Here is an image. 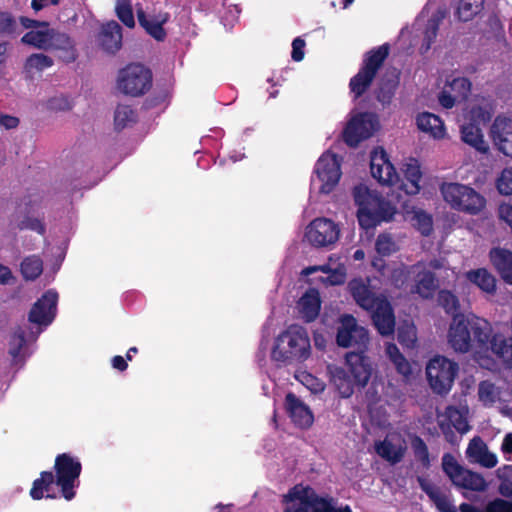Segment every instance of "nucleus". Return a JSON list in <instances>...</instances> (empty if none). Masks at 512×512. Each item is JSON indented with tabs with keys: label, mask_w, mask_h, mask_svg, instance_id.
I'll list each match as a JSON object with an SVG mask.
<instances>
[{
	"label": "nucleus",
	"mask_w": 512,
	"mask_h": 512,
	"mask_svg": "<svg viewBox=\"0 0 512 512\" xmlns=\"http://www.w3.org/2000/svg\"><path fill=\"white\" fill-rule=\"evenodd\" d=\"M348 289L355 302L371 312L372 322L378 333L382 336L392 335L395 331V315L387 298L372 292L361 278L352 279L348 283Z\"/></svg>",
	"instance_id": "1"
},
{
	"label": "nucleus",
	"mask_w": 512,
	"mask_h": 512,
	"mask_svg": "<svg viewBox=\"0 0 512 512\" xmlns=\"http://www.w3.org/2000/svg\"><path fill=\"white\" fill-rule=\"evenodd\" d=\"M492 333L490 323L475 315H456L448 330V343L454 351L469 352L474 346L488 348Z\"/></svg>",
	"instance_id": "2"
},
{
	"label": "nucleus",
	"mask_w": 512,
	"mask_h": 512,
	"mask_svg": "<svg viewBox=\"0 0 512 512\" xmlns=\"http://www.w3.org/2000/svg\"><path fill=\"white\" fill-rule=\"evenodd\" d=\"M355 205L358 207L357 219L361 228L369 230L382 222L392 220L396 209L380 194L371 191L366 185L359 184L352 191Z\"/></svg>",
	"instance_id": "3"
},
{
	"label": "nucleus",
	"mask_w": 512,
	"mask_h": 512,
	"mask_svg": "<svg viewBox=\"0 0 512 512\" xmlns=\"http://www.w3.org/2000/svg\"><path fill=\"white\" fill-rule=\"evenodd\" d=\"M310 349L307 330L300 325L292 324L276 338L271 358L283 364L303 362L309 358Z\"/></svg>",
	"instance_id": "4"
},
{
	"label": "nucleus",
	"mask_w": 512,
	"mask_h": 512,
	"mask_svg": "<svg viewBox=\"0 0 512 512\" xmlns=\"http://www.w3.org/2000/svg\"><path fill=\"white\" fill-rule=\"evenodd\" d=\"M284 512H352L349 506L335 508L332 499L320 497L311 487L295 485L283 496Z\"/></svg>",
	"instance_id": "5"
},
{
	"label": "nucleus",
	"mask_w": 512,
	"mask_h": 512,
	"mask_svg": "<svg viewBox=\"0 0 512 512\" xmlns=\"http://www.w3.org/2000/svg\"><path fill=\"white\" fill-rule=\"evenodd\" d=\"M389 52L390 45L384 43L365 53L358 73L349 82L350 91L354 94L355 99L360 98L369 89L379 69L389 56Z\"/></svg>",
	"instance_id": "6"
},
{
	"label": "nucleus",
	"mask_w": 512,
	"mask_h": 512,
	"mask_svg": "<svg viewBox=\"0 0 512 512\" xmlns=\"http://www.w3.org/2000/svg\"><path fill=\"white\" fill-rule=\"evenodd\" d=\"M54 470L56 485L60 487L62 497L71 501L76 496L75 488L79 486L81 462L69 453L58 454L55 458Z\"/></svg>",
	"instance_id": "7"
},
{
	"label": "nucleus",
	"mask_w": 512,
	"mask_h": 512,
	"mask_svg": "<svg viewBox=\"0 0 512 512\" xmlns=\"http://www.w3.org/2000/svg\"><path fill=\"white\" fill-rule=\"evenodd\" d=\"M458 371L459 365L457 362L445 356H435L426 366V375L431 389L439 395L448 394Z\"/></svg>",
	"instance_id": "8"
},
{
	"label": "nucleus",
	"mask_w": 512,
	"mask_h": 512,
	"mask_svg": "<svg viewBox=\"0 0 512 512\" xmlns=\"http://www.w3.org/2000/svg\"><path fill=\"white\" fill-rule=\"evenodd\" d=\"M152 86V73L141 64H129L118 76V88L133 97L145 94Z\"/></svg>",
	"instance_id": "9"
},
{
	"label": "nucleus",
	"mask_w": 512,
	"mask_h": 512,
	"mask_svg": "<svg viewBox=\"0 0 512 512\" xmlns=\"http://www.w3.org/2000/svg\"><path fill=\"white\" fill-rule=\"evenodd\" d=\"M337 329L336 343L339 347H356L358 350H367L369 344L368 330L358 325L356 318L351 314L340 317Z\"/></svg>",
	"instance_id": "10"
},
{
	"label": "nucleus",
	"mask_w": 512,
	"mask_h": 512,
	"mask_svg": "<svg viewBox=\"0 0 512 512\" xmlns=\"http://www.w3.org/2000/svg\"><path fill=\"white\" fill-rule=\"evenodd\" d=\"M377 125L374 114L359 113L348 121L343 131V140L349 147H357L360 142L373 135Z\"/></svg>",
	"instance_id": "11"
},
{
	"label": "nucleus",
	"mask_w": 512,
	"mask_h": 512,
	"mask_svg": "<svg viewBox=\"0 0 512 512\" xmlns=\"http://www.w3.org/2000/svg\"><path fill=\"white\" fill-rule=\"evenodd\" d=\"M315 173L321 181V193L329 194L338 184L341 177V166L338 156L334 153H324L316 162Z\"/></svg>",
	"instance_id": "12"
},
{
	"label": "nucleus",
	"mask_w": 512,
	"mask_h": 512,
	"mask_svg": "<svg viewBox=\"0 0 512 512\" xmlns=\"http://www.w3.org/2000/svg\"><path fill=\"white\" fill-rule=\"evenodd\" d=\"M339 234V227L332 220L316 218L307 226L305 237L315 247H326L334 244Z\"/></svg>",
	"instance_id": "13"
},
{
	"label": "nucleus",
	"mask_w": 512,
	"mask_h": 512,
	"mask_svg": "<svg viewBox=\"0 0 512 512\" xmlns=\"http://www.w3.org/2000/svg\"><path fill=\"white\" fill-rule=\"evenodd\" d=\"M58 293L54 290H47L31 307L28 320L38 326L50 325L57 311Z\"/></svg>",
	"instance_id": "14"
},
{
	"label": "nucleus",
	"mask_w": 512,
	"mask_h": 512,
	"mask_svg": "<svg viewBox=\"0 0 512 512\" xmlns=\"http://www.w3.org/2000/svg\"><path fill=\"white\" fill-rule=\"evenodd\" d=\"M365 352L366 350L351 351L345 355L349 371L359 387H365L373 373L372 361Z\"/></svg>",
	"instance_id": "15"
},
{
	"label": "nucleus",
	"mask_w": 512,
	"mask_h": 512,
	"mask_svg": "<svg viewBox=\"0 0 512 512\" xmlns=\"http://www.w3.org/2000/svg\"><path fill=\"white\" fill-rule=\"evenodd\" d=\"M370 170L372 177L381 184L394 185L399 181L398 173L384 150L371 154Z\"/></svg>",
	"instance_id": "16"
},
{
	"label": "nucleus",
	"mask_w": 512,
	"mask_h": 512,
	"mask_svg": "<svg viewBox=\"0 0 512 512\" xmlns=\"http://www.w3.org/2000/svg\"><path fill=\"white\" fill-rule=\"evenodd\" d=\"M49 50L58 53L59 60L64 63H73L78 58V51L74 39L67 33L53 29L49 40Z\"/></svg>",
	"instance_id": "17"
},
{
	"label": "nucleus",
	"mask_w": 512,
	"mask_h": 512,
	"mask_svg": "<svg viewBox=\"0 0 512 512\" xmlns=\"http://www.w3.org/2000/svg\"><path fill=\"white\" fill-rule=\"evenodd\" d=\"M491 136L498 150L512 157V120L498 116L492 124Z\"/></svg>",
	"instance_id": "18"
},
{
	"label": "nucleus",
	"mask_w": 512,
	"mask_h": 512,
	"mask_svg": "<svg viewBox=\"0 0 512 512\" xmlns=\"http://www.w3.org/2000/svg\"><path fill=\"white\" fill-rule=\"evenodd\" d=\"M286 410L292 422L300 428H309L313 424V414L294 393L285 397Z\"/></svg>",
	"instance_id": "19"
},
{
	"label": "nucleus",
	"mask_w": 512,
	"mask_h": 512,
	"mask_svg": "<svg viewBox=\"0 0 512 512\" xmlns=\"http://www.w3.org/2000/svg\"><path fill=\"white\" fill-rule=\"evenodd\" d=\"M98 40L104 51L115 54L122 47V27L115 20L103 24Z\"/></svg>",
	"instance_id": "20"
},
{
	"label": "nucleus",
	"mask_w": 512,
	"mask_h": 512,
	"mask_svg": "<svg viewBox=\"0 0 512 512\" xmlns=\"http://www.w3.org/2000/svg\"><path fill=\"white\" fill-rule=\"evenodd\" d=\"M330 383L335 387L342 398H349L354 393V385H356L353 377L340 366H327Z\"/></svg>",
	"instance_id": "21"
},
{
	"label": "nucleus",
	"mask_w": 512,
	"mask_h": 512,
	"mask_svg": "<svg viewBox=\"0 0 512 512\" xmlns=\"http://www.w3.org/2000/svg\"><path fill=\"white\" fill-rule=\"evenodd\" d=\"M321 299L317 289L309 288L298 301V310L306 323L313 322L319 315Z\"/></svg>",
	"instance_id": "22"
},
{
	"label": "nucleus",
	"mask_w": 512,
	"mask_h": 512,
	"mask_svg": "<svg viewBox=\"0 0 512 512\" xmlns=\"http://www.w3.org/2000/svg\"><path fill=\"white\" fill-rule=\"evenodd\" d=\"M490 261L504 282L512 284V252L495 247L489 252Z\"/></svg>",
	"instance_id": "23"
},
{
	"label": "nucleus",
	"mask_w": 512,
	"mask_h": 512,
	"mask_svg": "<svg viewBox=\"0 0 512 512\" xmlns=\"http://www.w3.org/2000/svg\"><path fill=\"white\" fill-rule=\"evenodd\" d=\"M137 16L139 24L155 40L163 41L166 38V31L163 28V25L169 20L168 13H159L152 19H148L144 11L138 10Z\"/></svg>",
	"instance_id": "24"
},
{
	"label": "nucleus",
	"mask_w": 512,
	"mask_h": 512,
	"mask_svg": "<svg viewBox=\"0 0 512 512\" xmlns=\"http://www.w3.org/2000/svg\"><path fill=\"white\" fill-rule=\"evenodd\" d=\"M416 124L420 131L428 133L435 139H442L445 136V126L442 119L430 112H422L416 118Z\"/></svg>",
	"instance_id": "25"
},
{
	"label": "nucleus",
	"mask_w": 512,
	"mask_h": 512,
	"mask_svg": "<svg viewBox=\"0 0 512 512\" xmlns=\"http://www.w3.org/2000/svg\"><path fill=\"white\" fill-rule=\"evenodd\" d=\"M404 180L401 187L408 195H416L420 191V181L422 173L420 166L415 159H411L409 163L404 165Z\"/></svg>",
	"instance_id": "26"
},
{
	"label": "nucleus",
	"mask_w": 512,
	"mask_h": 512,
	"mask_svg": "<svg viewBox=\"0 0 512 512\" xmlns=\"http://www.w3.org/2000/svg\"><path fill=\"white\" fill-rule=\"evenodd\" d=\"M56 484V477L51 471H42L40 477L35 479L30 489V496L33 500H41L42 498L55 499V494H50V489Z\"/></svg>",
	"instance_id": "27"
},
{
	"label": "nucleus",
	"mask_w": 512,
	"mask_h": 512,
	"mask_svg": "<svg viewBox=\"0 0 512 512\" xmlns=\"http://www.w3.org/2000/svg\"><path fill=\"white\" fill-rule=\"evenodd\" d=\"M466 278L483 292L490 295L496 293L497 280L487 269L478 268L470 270L466 273Z\"/></svg>",
	"instance_id": "28"
},
{
	"label": "nucleus",
	"mask_w": 512,
	"mask_h": 512,
	"mask_svg": "<svg viewBox=\"0 0 512 512\" xmlns=\"http://www.w3.org/2000/svg\"><path fill=\"white\" fill-rule=\"evenodd\" d=\"M488 346L499 359L512 367V337L495 334L490 336Z\"/></svg>",
	"instance_id": "29"
},
{
	"label": "nucleus",
	"mask_w": 512,
	"mask_h": 512,
	"mask_svg": "<svg viewBox=\"0 0 512 512\" xmlns=\"http://www.w3.org/2000/svg\"><path fill=\"white\" fill-rule=\"evenodd\" d=\"M461 140L479 152L485 153L488 150L482 130L475 123L470 122L461 126Z\"/></svg>",
	"instance_id": "30"
},
{
	"label": "nucleus",
	"mask_w": 512,
	"mask_h": 512,
	"mask_svg": "<svg viewBox=\"0 0 512 512\" xmlns=\"http://www.w3.org/2000/svg\"><path fill=\"white\" fill-rule=\"evenodd\" d=\"M375 451L389 463L397 464L403 459L406 447L402 444L395 445L391 441L384 439L375 443Z\"/></svg>",
	"instance_id": "31"
},
{
	"label": "nucleus",
	"mask_w": 512,
	"mask_h": 512,
	"mask_svg": "<svg viewBox=\"0 0 512 512\" xmlns=\"http://www.w3.org/2000/svg\"><path fill=\"white\" fill-rule=\"evenodd\" d=\"M420 487L435 504L439 512H457L448 497L443 494L438 487L425 481H420Z\"/></svg>",
	"instance_id": "32"
},
{
	"label": "nucleus",
	"mask_w": 512,
	"mask_h": 512,
	"mask_svg": "<svg viewBox=\"0 0 512 512\" xmlns=\"http://www.w3.org/2000/svg\"><path fill=\"white\" fill-rule=\"evenodd\" d=\"M438 288V279L432 271L418 273L415 292L424 299H431Z\"/></svg>",
	"instance_id": "33"
},
{
	"label": "nucleus",
	"mask_w": 512,
	"mask_h": 512,
	"mask_svg": "<svg viewBox=\"0 0 512 512\" xmlns=\"http://www.w3.org/2000/svg\"><path fill=\"white\" fill-rule=\"evenodd\" d=\"M485 205V198L468 186V191H466L465 196L461 199V204L457 210L470 215H477L482 211Z\"/></svg>",
	"instance_id": "34"
},
{
	"label": "nucleus",
	"mask_w": 512,
	"mask_h": 512,
	"mask_svg": "<svg viewBox=\"0 0 512 512\" xmlns=\"http://www.w3.org/2000/svg\"><path fill=\"white\" fill-rule=\"evenodd\" d=\"M441 194L444 200L454 209H458L461 199L468 191V186L460 183H443L440 186Z\"/></svg>",
	"instance_id": "35"
},
{
	"label": "nucleus",
	"mask_w": 512,
	"mask_h": 512,
	"mask_svg": "<svg viewBox=\"0 0 512 512\" xmlns=\"http://www.w3.org/2000/svg\"><path fill=\"white\" fill-rule=\"evenodd\" d=\"M459 510L461 512H512V502L503 498H495L486 504L484 510L463 502L460 504Z\"/></svg>",
	"instance_id": "36"
},
{
	"label": "nucleus",
	"mask_w": 512,
	"mask_h": 512,
	"mask_svg": "<svg viewBox=\"0 0 512 512\" xmlns=\"http://www.w3.org/2000/svg\"><path fill=\"white\" fill-rule=\"evenodd\" d=\"M52 31L53 29L30 30L22 36L21 42L39 50L49 51L48 45Z\"/></svg>",
	"instance_id": "37"
},
{
	"label": "nucleus",
	"mask_w": 512,
	"mask_h": 512,
	"mask_svg": "<svg viewBox=\"0 0 512 512\" xmlns=\"http://www.w3.org/2000/svg\"><path fill=\"white\" fill-rule=\"evenodd\" d=\"M444 18V15L440 12L433 14L431 18L427 21L424 38L421 45L422 53H426L435 42L436 37L438 35L439 26Z\"/></svg>",
	"instance_id": "38"
},
{
	"label": "nucleus",
	"mask_w": 512,
	"mask_h": 512,
	"mask_svg": "<svg viewBox=\"0 0 512 512\" xmlns=\"http://www.w3.org/2000/svg\"><path fill=\"white\" fill-rule=\"evenodd\" d=\"M454 485L472 491H484L487 488V483L482 475L467 469H464L463 474Z\"/></svg>",
	"instance_id": "39"
},
{
	"label": "nucleus",
	"mask_w": 512,
	"mask_h": 512,
	"mask_svg": "<svg viewBox=\"0 0 512 512\" xmlns=\"http://www.w3.org/2000/svg\"><path fill=\"white\" fill-rule=\"evenodd\" d=\"M20 271L25 280H35L43 272V262L35 255L25 257L20 264Z\"/></svg>",
	"instance_id": "40"
},
{
	"label": "nucleus",
	"mask_w": 512,
	"mask_h": 512,
	"mask_svg": "<svg viewBox=\"0 0 512 512\" xmlns=\"http://www.w3.org/2000/svg\"><path fill=\"white\" fill-rule=\"evenodd\" d=\"M137 113L128 105H118L114 113V125L121 131L130 124L136 123Z\"/></svg>",
	"instance_id": "41"
},
{
	"label": "nucleus",
	"mask_w": 512,
	"mask_h": 512,
	"mask_svg": "<svg viewBox=\"0 0 512 512\" xmlns=\"http://www.w3.org/2000/svg\"><path fill=\"white\" fill-rule=\"evenodd\" d=\"M437 302L447 314H451L453 317L460 315L458 313L460 309L459 299L451 291L445 289L440 290L437 295Z\"/></svg>",
	"instance_id": "42"
},
{
	"label": "nucleus",
	"mask_w": 512,
	"mask_h": 512,
	"mask_svg": "<svg viewBox=\"0 0 512 512\" xmlns=\"http://www.w3.org/2000/svg\"><path fill=\"white\" fill-rule=\"evenodd\" d=\"M445 416L449 423L460 433L469 431L470 426L465 415L455 406H448L445 410Z\"/></svg>",
	"instance_id": "43"
},
{
	"label": "nucleus",
	"mask_w": 512,
	"mask_h": 512,
	"mask_svg": "<svg viewBox=\"0 0 512 512\" xmlns=\"http://www.w3.org/2000/svg\"><path fill=\"white\" fill-rule=\"evenodd\" d=\"M484 0H460L457 14L461 21H469L483 8Z\"/></svg>",
	"instance_id": "44"
},
{
	"label": "nucleus",
	"mask_w": 512,
	"mask_h": 512,
	"mask_svg": "<svg viewBox=\"0 0 512 512\" xmlns=\"http://www.w3.org/2000/svg\"><path fill=\"white\" fill-rule=\"evenodd\" d=\"M411 448L415 459L421 463L424 468L430 467V456L428 446L425 441L418 435L411 437Z\"/></svg>",
	"instance_id": "45"
},
{
	"label": "nucleus",
	"mask_w": 512,
	"mask_h": 512,
	"mask_svg": "<svg viewBox=\"0 0 512 512\" xmlns=\"http://www.w3.org/2000/svg\"><path fill=\"white\" fill-rule=\"evenodd\" d=\"M54 64L53 59L43 53H33L27 57L24 63V69L28 72L32 70L43 71L44 69L52 67Z\"/></svg>",
	"instance_id": "46"
},
{
	"label": "nucleus",
	"mask_w": 512,
	"mask_h": 512,
	"mask_svg": "<svg viewBox=\"0 0 512 512\" xmlns=\"http://www.w3.org/2000/svg\"><path fill=\"white\" fill-rule=\"evenodd\" d=\"M442 469L445 474L450 478L453 484L463 474V468L450 453H445L442 457Z\"/></svg>",
	"instance_id": "47"
},
{
	"label": "nucleus",
	"mask_w": 512,
	"mask_h": 512,
	"mask_svg": "<svg viewBox=\"0 0 512 512\" xmlns=\"http://www.w3.org/2000/svg\"><path fill=\"white\" fill-rule=\"evenodd\" d=\"M115 12L119 20L128 28L135 26V20L130 0H117Z\"/></svg>",
	"instance_id": "48"
},
{
	"label": "nucleus",
	"mask_w": 512,
	"mask_h": 512,
	"mask_svg": "<svg viewBox=\"0 0 512 512\" xmlns=\"http://www.w3.org/2000/svg\"><path fill=\"white\" fill-rule=\"evenodd\" d=\"M25 344V332L22 329L15 331L9 342V354L12 357L13 364H18L20 361V352Z\"/></svg>",
	"instance_id": "49"
},
{
	"label": "nucleus",
	"mask_w": 512,
	"mask_h": 512,
	"mask_svg": "<svg viewBox=\"0 0 512 512\" xmlns=\"http://www.w3.org/2000/svg\"><path fill=\"white\" fill-rule=\"evenodd\" d=\"M413 226L423 236H429L433 232V220L431 215L424 211H418L413 216Z\"/></svg>",
	"instance_id": "50"
},
{
	"label": "nucleus",
	"mask_w": 512,
	"mask_h": 512,
	"mask_svg": "<svg viewBox=\"0 0 512 512\" xmlns=\"http://www.w3.org/2000/svg\"><path fill=\"white\" fill-rule=\"evenodd\" d=\"M487 448L488 447L486 443L482 440V438L479 436H475L473 439L470 440L468 444L466 455L470 460L477 462L478 459L487 450Z\"/></svg>",
	"instance_id": "51"
},
{
	"label": "nucleus",
	"mask_w": 512,
	"mask_h": 512,
	"mask_svg": "<svg viewBox=\"0 0 512 512\" xmlns=\"http://www.w3.org/2000/svg\"><path fill=\"white\" fill-rule=\"evenodd\" d=\"M17 29L16 18L11 12L0 11V35H13Z\"/></svg>",
	"instance_id": "52"
},
{
	"label": "nucleus",
	"mask_w": 512,
	"mask_h": 512,
	"mask_svg": "<svg viewBox=\"0 0 512 512\" xmlns=\"http://www.w3.org/2000/svg\"><path fill=\"white\" fill-rule=\"evenodd\" d=\"M449 87L458 98L466 99L471 90V82L465 77H457L449 83Z\"/></svg>",
	"instance_id": "53"
},
{
	"label": "nucleus",
	"mask_w": 512,
	"mask_h": 512,
	"mask_svg": "<svg viewBox=\"0 0 512 512\" xmlns=\"http://www.w3.org/2000/svg\"><path fill=\"white\" fill-rule=\"evenodd\" d=\"M497 189L502 195H512V166L501 172L497 179Z\"/></svg>",
	"instance_id": "54"
},
{
	"label": "nucleus",
	"mask_w": 512,
	"mask_h": 512,
	"mask_svg": "<svg viewBox=\"0 0 512 512\" xmlns=\"http://www.w3.org/2000/svg\"><path fill=\"white\" fill-rule=\"evenodd\" d=\"M18 227L20 230L36 231L40 235H44L46 232L44 223L38 218L26 217L18 224Z\"/></svg>",
	"instance_id": "55"
},
{
	"label": "nucleus",
	"mask_w": 512,
	"mask_h": 512,
	"mask_svg": "<svg viewBox=\"0 0 512 512\" xmlns=\"http://www.w3.org/2000/svg\"><path fill=\"white\" fill-rule=\"evenodd\" d=\"M478 395L481 401L493 403L495 401V386L489 381L479 384Z\"/></svg>",
	"instance_id": "56"
},
{
	"label": "nucleus",
	"mask_w": 512,
	"mask_h": 512,
	"mask_svg": "<svg viewBox=\"0 0 512 512\" xmlns=\"http://www.w3.org/2000/svg\"><path fill=\"white\" fill-rule=\"evenodd\" d=\"M399 343L412 347L416 341V333L413 327H399L397 332Z\"/></svg>",
	"instance_id": "57"
},
{
	"label": "nucleus",
	"mask_w": 512,
	"mask_h": 512,
	"mask_svg": "<svg viewBox=\"0 0 512 512\" xmlns=\"http://www.w3.org/2000/svg\"><path fill=\"white\" fill-rule=\"evenodd\" d=\"M305 41L301 37H296L292 42V52H291V58L295 62H300L304 59V48H305Z\"/></svg>",
	"instance_id": "58"
},
{
	"label": "nucleus",
	"mask_w": 512,
	"mask_h": 512,
	"mask_svg": "<svg viewBox=\"0 0 512 512\" xmlns=\"http://www.w3.org/2000/svg\"><path fill=\"white\" fill-rule=\"evenodd\" d=\"M477 463L486 468H493L497 465V457L494 453H491L488 449L478 459Z\"/></svg>",
	"instance_id": "59"
},
{
	"label": "nucleus",
	"mask_w": 512,
	"mask_h": 512,
	"mask_svg": "<svg viewBox=\"0 0 512 512\" xmlns=\"http://www.w3.org/2000/svg\"><path fill=\"white\" fill-rule=\"evenodd\" d=\"M457 98L458 97L456 95L453 96L446 90L440 92L438 97L439 103L441 104L442 107L446 109L452 108L455 105Z\"/></svg>",
	"instance_id": "60"
},
{
	"label": "nucleus",
	"mask_w": 512,
	"mask_h": 512,
	"mask_svg": "<svg viewBox=\"0 0 512 512\" xmlns=\"http://www.w3.org/2000/svg\"><path fill=\"white\" fill-rule=\"evenodd\" d=\"M499 217L508 224L512 232V205L501 204L499 206Z\"/></svg>",
	"instance_id": "61"
},
{
	"label": "nucleus",
	"mask_w": 512,
	"mask_h": 512,
	"mask_svg": "<svg viewBox=\"0 0 512 512\" xmlns=\"http://www.w3.org/2000/svg\"><path fill=\"white\" fill-rule=\"evenodd\" d=\"M19 123V119L15 116L0 114V126L6 129H14L18 127Z\"/></svg>",
	"instance_id": "62"
},
{
	"label": "nucleus",
	"mask_w": 512,
	"mask_h": 512,
	"mask_svg": "<svg viewBox=\"0 0 512 512\" xmlns=\"http://www.w3.org/2000/svg\"><path fill=\"white\" fill-rule=\"evenodd\" d=\"M394 366L397 372L404 377H409L412 374L411 365L405 357H402V360H398L394 363Z\"/></svg>",
	"instance_id": "63"
},
{
	"label": "nucleus",
	"mask_w": 512,
	"mask_h": 512,
	"mask_svg": "<svg viewBox=\"0 0 512 512\" xmlns=\"http://www.w3.org/2000/svg\"><path fill=\"white\" fill-rule=\"evenodd\" d=\"M386 354L393 364L396 363L398 360H402V357H404L403 354L400 352L399 348L394 343L387 344Z\"/></svg>",
	"instance_id": "64"
}]
</instances>
